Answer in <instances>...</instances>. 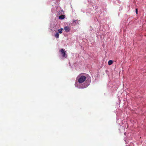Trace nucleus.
Masks as SVG:
<instances>
[{
    "label": "nucleus",
    "mask_w": 146,
    "mask_h": 146,
    "mask_svg": "<svg viewBox=\"0 0 146 146\" xmlns=\"http://www.w3.org/2000/svg\"><path fill=\"white\" fill-rule=\"evenodd\" d=\"M77 20H75L73 19V23H76Z\"/></svg>",
    "instance_id": "obj_8"
},
{
    "label": "nucleus",
    "mask_w": 146,
    "mask_h": 146,
    "mask_svg": "<svg viewBox=\"0 0 146 146\" xmlns=\"http://www.w3.org/2000/svg\"><path fill=\"white\" fill-rule=\"evenodd\" d=\"M113 63V61L111 60H110L108 62V64L109 65H110Z\"/></svg>",
    "instance_id": "obj_6"
},
{
    "label": "nucleus",
    "mask_w": 146,
    "mask_h": 146,
    "mask_svg": "<svg viewBox=\"0 0 146 146\" xmlns=\"http://www.w3.org/2000/svg\"><path fill=\"white\" fill-rule=\"evenodd\" d=\"M136 12L137 14L138 13V10L137 9H136Z\"/></svg>",
    "instance_id": "obj_9"
},
{
    "label": "nucleus",
    "mask_w": 146,
    "mask_h": 146,
    "mask_svg": "<svg viewBox=\"0 0 146 146\" xmlns=\"http://www.w3.org/2000/svg\"><path fill=\"white\" fill-rule=\"evenodd\" d=\"M59 33H56L55 35V36L57 38H58L59 37Z\"/></svg>",
    "instance_id": "obj_5"
},
{
    "label": "nucleus",
    "mask_w": 146,
    "mask_h": 146,
    "mask_svg": "<svg viewBox=\"0 0 146 146\" xmlns=\"http://www.w3.org/2000/svg\"><path fill=\"white\" fill-rule=\"evenodd\" d=\"M63 30V29L61 28L58 30V33H62V31Z\"/></svg>",
    "instance_id": "obj_7"
},
{
    "label": "nucleus",
    "mask_w": 146,
    "mask_h": 146,
    "mask_svg": "<svg viewBox=\"0 0 146 146\" xmlns=\"http://www.w3.org/2000/svg\"><path fill=\"white\" fill-rule=\"evenodd\" d=\"M64 30L66 32H68L70 30V28L69 27L67 26H66L64 28Z\"/></svg>",
    "instance_id": "obj_3"
},
{
    "label": "nucleus",
    "mask_w": 146,
    "mask_h": 146,
    "mask_svg": "<svg viewBox=\"0 0 146 146\" xmlns=\"http://www.w3.org/2000/svg\"><path fill=\"white\" fill-rule=\"evenodd\" d=\"M86 79V76L83 75L78 76L77 78L78 82L80 83H82L84 82Z\"/></svg>",
    "instance_id": "obj_1"
},
{
    "label": "nucleus",
    "mask_w": 146,
    "mask_h": 146,
    "mask_svg": "<svg viewBox=\"0 0 146 146\" xmlns=\"http://www.w3.org/2000/svg\"><path fill=\"white\" fill-rule=\"evenodd\" d=\"M65 18V16L64 15H61L59 16V18L60 19H62Z\"/></svg>",
    "instance_id": "obj_4"
},
{
    "label": "nucleus",
    "mask_w": 146,
    "mask_h": 146,
    "mask_svg": "<svg viewBox=\"0 0 146 146\" xmlns=\"http://www.w3.org/2000/svg\"><path fill=\"white\" fill-rule=\"evenodd\" d=\"M60 51L63 57L66 58L67 55L66 54V52L64 49H61L60 50Z\"/></svg>",
    "instance_id": "obj_2"
}]
</instances>
